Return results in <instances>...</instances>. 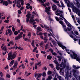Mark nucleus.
Returning <instances> with one entry per match:
<instances>
[{
	"instance_id": "obj_1",
	"label": "nucleus",
	"mask_w": 80,
	"mask_h": 80,
	"mask_svg": "<svg viewBox=\"0 0 80 80\" xmlns=\"http://www.w3.org/2000/svg\"><path fill=\"white\" fill-rule=\"evenodd\" d=\"M37 1H39V2H41V3H43L42 4V5H43V6H44V7H47V6L48 7V6H49V5H50V3H49V2H48L47 3H44V2H46V0H37Z\"/></svg>"
},
{
	"instance_id": "obj_2",
	"label": "nucleus",
	"mask_w": 80,
	"mask_h": 80,
	"mask_svg": "<svg viewBox=\"0 0 80 80\" xmlns=\"http://www.w3.org/2000/svg\"><path fill=\"white\" fill-rule=\"evenodd\" d=\"M70 52L72 53L73 54H70V56L72 58H73L74 59H75L76 58L78 57V55L77 54L76 52H74L73 51L70 50Z\"/></svg>"
},
{
	"instance_id": "obj_3",
	"label": "nucleus",
	"mask_w": 80,
	"mask_h": 80,
	"mask_svg": "<svg viewBox=\"0 0 80 80\" xmlns=\"http://www.w3.org/2000/svg\"><path fill=\"white\" fill-rule=\"evenodd\" d=\"M47 33L46 32H44L43 34L44 36H45L44 37L43 40L44 41V42L45 43H47V41H48V38L47 36Z\"/></svg>"
},
{
	"instance_id": "obj_4",
	"label": "nucleus",
	"mask_w": 80,
	"mask_h": 80,
	"mask_svg": "<svg viewBox=\"0 0 80 80\" xmlns=\"http://www.w3.org/2000/svg\"><path fill=\"white\" fill-rule=\"evenodd\" d=\"M51 8L50 7H48V8L46 7L45 8V12L46 13H47L48 15H50V9Z\"/></svg>"
},
{
	"instance_id": "obj_5",
	"label": "nucleus",
	"mask_w": 80,
	"mask_h": 80,
	"mask_svg": "<svg viewBox=\"0 0 80 80\" xmlns=\"http://www.w3.org/2000/svg\"><path fill=\"white\" fill-rule=\"evenodd\" d=\"M35 20L33 18H31L30 19V23H32V25H34L36 24V22H35Z\"/></svg>"
},
{
	"instance_id": "obj_6",
	"label": "nucleus",
	"mask_w": 80,
	"mask_h": 80,
	"mask_svg": "<svg viewBox=\"0 0 80 80\" xmlns=\"http://www.w3.org/2000/svg\"><path fill=\"white\" fill-rule=\"evenodd\" d=\"M17 53V52H13L12 55L11 54V60H13V59L16 57Z\"/></svg>"
},
{
	"instance_id": "obj_7",
	"label": "nucleus",
	"mask_w": 80,
	"mask_h": 80,
	"mask_svg": "<svg viewBox=\"0 0 80 80\" xmlns=\"http://www.w3.org/2000/svg\"><path fill=\"white\" fill-rule=\"evenodd\" d=\"M52 9L53 11H55L58 9L57 7V6L55 5V4H53V5L52 6Z\"/></svg>"
},
{
	"instance_id": "obj_8",
	"label": "nucleus",
	"mask_w": 80,
	"mask_h": 80,
	"mask_svg": "<svg viewBox=\"0 0 80 80\" xmlns=\"http://www.w3.org/2000/svg\"><path fill=\"white\" fill-rule=\"evenodd\" d=\"M59 23H60L61 25H62V28H64V27H66V25H65V23L63 22V21L62 20L59 21Z\"/></svg>"
},
{
	"instance_id": "obj_9",
	"label": "nucleus",
	"mask_w": 80,
	"mask_h": 80,
	"mask_svg": "<svg viewBox=\"0 0 80 80\" xmlns=\"http://www.w3.org/2000/svg\"><path fill=\"white\" fill-rule=\"evenodd\" d=\"M63 28H64V30L68 34H69V33H68L67 32V31H68V30L69 32H70V28L67 27V29H66V27H64Z\"/></svg>"
},
{
	"instance_id": "obj_10",
	"label": "nucleus",
	"mask_w": 80,
	"mask_h": 80,
	"mask_svg": "<svg viewBox=\"0 0 80 80\" xmlns=\"http://www.w3.org/2000/svg\"><path fill=\"white\" fill-rule=\"evenodd\" d=\"M8 60H11L12 58V52H10L8 53Z\"/></svg>"
},
{
	"instance_id": "obj_11",
	"label": "nucleus",
	"mask_w": 80,
	"mask_h": 80,
	"mask_svg": "<svg viewBox=\"0 0 80 80\" xmlns=\"http://www.w3.org/2000/svg\"><path fill=\"white\" fill-rule=\"evenodd\" d=\"M76 5H77V7L78 8H80V2H78V0H76Z\"/></svg>"
},
{
	"instance_id": "obj_12",
	"label": "nucleus",
	"mask_w": 80,
	"mask_h": 80,
	"mask_svg": "<svg viewBox=\"0 0 80 80\" xmlns=\"http://www.w3.org/2000/svg\"><path fill=\"white\" fill-rule=\"evenodd\" d=\"M74 10H75V12L76 13H78V12H80V11L79 10V9H78V8L75 7L74 8Z\"/></svg>"
},
{
	"instance_id": "obj_13",
	"label": "nucleus",
	"mask_w": 80,
	"mask_h": 80,
	"mask_svg": "<svg viewBox=\"0 0 80 80\" xmlns=\"http://www.w3.org/2000/svg\"><path fill=\"white\" fill-rule=\"evenodd\" d=\"M28 14L26 15V17L28 18L29 17V18H30V16H31V14H30V11H28L27 12Z\"/></svg>"
},
{
	"instance_id": "obj_14",
	"label": "nucleus",
	"mask_w": 80,
	"mask_h": 80,
	"mask_svg": "<svg viewBox=\"0 0 80 80\" xmlns=\"http://www.w3.org/2000/svg\"><path fill=\"white\" fill-rule=\"evenodd\" d=\"M41 29L42 28L39 27H38L36 28V30H38L37 31L38 32H42V30Z\"/></svg>"
},
{
	"instance_id": "obj_15",
	"label": "nucleus",
	"mask_w": 80,
	"mask_h": 80,
	"mask_svg": "<svg viewBox=\"0 0 80 80\" xmlns=\"http://www.w3.org/2000/svg\"><path fill=\"white\" fill-rule=\"evenodd\" d=\"M17 65H18V63L17 62V61H16L14 64L13 67L15 68H17Z\"/></svg>"
},
{
	"instance_id": "obj_16",
	"label": "nucleus",
	"mask_w": 80,
	"mask_h": 80,
	"mask_svg": "<svg viewBox=\"0 0 80 80\" xmlns=\"http://www.w3.org/2000/svg\"><path fill=\"white\" fill-rule=\"evenodd\" d=\"M3 5H5V6H7L8 5V2L7 1H4L3 2Z\"/></svg>"
},
{
	"instance_id": "obj_17",
	"label": "nucleus",
	"mask_w": 80,
	"mask_h": 80,
	"mask_svg": "<svg viewBox=\"0 0 80 80\" xmlns=\"http://www.w3.org/2000/svg\"><path fill=\"white\" fill-rule=\"evenodd\" d=\"M76 59L77 61H78V62L79 63H80V56H78L77 57H76V58L75 59Z\"/></svg>"
},
{
	"instance_id": "obj_18",
	"label": "nucleus",
	"mask_w": 80,
	"mask_h": 80,
	"mask_svg": "<svg viewBox=\"0 0 80 80\" xmlns=\"http://www.w3.org/2000/svg\"><path fill=\"white\" fill-rule=\"evenodd\" d=\"M31 45L32 47H35V40H32V42H31Z\"/></svg>"
},
{
	"instance_id": "obj_19",
	"label": "nucleus",
	"mask_w": 80,
	"mask_h": 80,
	"mask_svg": "<svg viewBox=\"0 0 80 80\" xmlns=\"http://www.w3.org/2000/svg\"><path fill=\"white\" fill-rule=\"evenodd\" d=\"M66 24L68 27H69V28H72V26L69 22H67Z\"/></svg>"
},
{
	"instance_id": "obj_20",
	"label": "nucleus",
	"mask_w": 80,
	"mask_h": 80,
	"mask_svg": "<svg viewBox=\"0 0 80 80\" xmlns=\"http://www.w3.org/2000/svg\"><path fill=\"white\" fill-rule=\"evenodd\" d=\"M20 35H18V36L16 37L15 38V40H19L20 39Z\"/></svg>"
},
{
	"instance_id": "obj_21",
	"label": "nucleus",
	"mask_w": 80,
	"mask_h": 80,
	"mask_svg": "<svg viewBox=\"0 0 80 80\" xmlns=\"http://www.w3.org/2000/svg\"><path fill=\"white\" fill-rule=\"evenodd\" d=\"M57 43L58 46H59V47H62L63 45L62 44V43L59 42H58Z\"/></svg>"
},
{
	"instance_id": "obj_22",
	"label": "nucleus",
	"mask_w": 80,
	"mask_h": 80,
	"mask_svg": "<svg viewBox=\"0 0 80 80\" xmlns=\"http://www.w3.org/2000/svg\"><path fill=\"white\" fill-rule=\"evenodd\" d=\"M52 57L50 55L48 56H47V58L48 60H51V59H52Z\"/></svg>"
},
{
	"instance_id": "obj_23",
	"label": "nucleus",
	"mask_w": 80,
	"mask_h": 80,
	"mask_svg": "<svg viewBox=\"0 0 80 80\" xmlns=\"http://www.w3.org/2000/svg\"><path fill=\"white\" fill-rule=\"evenodd\" d=\"M60 3H61V7H62V8H64V7H65V5H64V4H63V2L62 1H61L60 2Z\"/></svg>"
},
{
	"instance_id": "obj_24",
	"label": "nucleus",
	"mask_w": 80,
	"mask_h": 80,
	"mask_svg": "<svg viewBox=\"0 0 80 80\" xmlns=\"http://www.w3.org/2000/svg\"><path fill=\"white\" fill-rule=\"evenodd\" d=\"M52 42L53 44V45H54V46H56V45H57V43L55 42V41H52Z\"/></svg>"
},
{
	"instance_id": "obj_25",
	"label": "nucleus",
	"mask_w": 80,
	"mask_h": 80,
	"mask_svg": "<svg viewBox=\"0 0 80 80\" xmlns=\"http://www.w3.org/2000/svg\"><path fill=\"white\" fill-rule=\"evenodd\" d=\"M57 58H58V60L59 62H61V60H62V59H61V57L59 56H57Z\"/></svg>"
},
{
	"instance_id": "obj_26",
	"label": "nucleus",
	"mask_w": 80,
	"mask_h": 80,
	"mask_svg": "<svg viewBox=\"0 0 80 80\" xmlns=\"http://www.w3.org/2000/svg\"><path fill=\"white\" fill-rule=\"evenodd\" d=\"M2 50H5V52H7V48H6V47L4 46L3 47V48L2 49Z\"/></svg>"
},
{
	"instance_id": "obj_27",
	"label": "nucleus",
	"mask_w": 80,
	"mask_h": 80,
	"mask_svg": "<svg viewBox=\"0 0 80 80\" xmlns=\"http://www.w3.org/2000/svg\"><path fill=\"white\" fill-rule=\"evenodd\" d=\"M23 33V32H22L20 33V34L19 35V36L21 38H22V37H23V36L22 35Z\"/></svg>"
},
{
	"instance_id": "obj_28",
	"label": "nucleus",
	"mask_w": 80,
	"mask_h": 80,
	"mask_svg": "<svg viewBox=\"0 0 80 80\" xmlns=\"http://www.w3.org/2000/svg\"><path fill=\"white\" fill-rule=\"evenodd\" d=\"M47 75V74H46V72H44L42 73V77H46V76Z\"/></svg>"
},
{
	"instance_id": "obj_29",
	"label": "nucleus",
	"mask_w": 80,
	"mask_h": 80,
	"mask_svg": "<svg viewBox=\"0 0 80 80\" xmlns=\"http://www.w3.org/2000/svg\"><path fill=\"white\" fill-rule=\"evenodd\" d=\"M70 6L72 8L74 7V5L73 3L71 2L70 3Z\"/></svg>"
},
{
	"instance_id": "obj_30",
	"label": "nucleus",
	"mask_w": 80,
	"mask_h": 80,
	"mask_svg": "<svg viewBox=\"0 0 80 80\" xmlns=\"http://www.w3.org/2000/svg\"><path fill=\"white\" fill-rule=\"evenodd\" d=\"M56 75L57 76V78L58 79H62V77L61 76H59L58 75V74H57V73H56Z\"/></svg>"
},
{
	"instance_id": "obj_31",
	"label": "nucleus",
	"mask_w": 80,
	"mask_h": 80,
	"mask_svg": "<svg viewBox=\"0 0 80 80\" xmlns=\"http://www.w3.org/2000/svg\"><path fill=\"white\" fill-rule=\"evenodd\" d=\"M55 18L57 22H59L60 20V19L58 18V17H55Z\"/></svg>"
},
{
	"instance_id": "obj_32",
	"label": "nucleus",
	"mask_w": 80,
	"mask_h": 80,
	"mask_svg": "<svg viewBox=\"0 0 80 80\" xmlns=\"http://www.w3.org/2000/svg\"><path fill=\"white\" fill-rule=\"evenodd\" d=\"M52 1H54L53 2L54 3H59V1H57V0H52Z\"/></svg>"
},
{
	"instance_id": "obj_33",
	"label": "nucleus",
	"mask_w": 80,
	"mask_h": 80,
	"mask_svg": "<svg viewBox=\"0 0 80 80\" xmlns=\"http://www.w3.org/2000/svg\"><path fill=\"white\" fill-rule=\"evenodd\" d=\"M14 62H15V60H12L11 61L10 63L12 65H13Z\"/></svg>"
},
{
	"instance_id": "obj_34",
	"label": "nucleus",
	"mask_w": 80,
	"mask_h": 80,
	"mask_svg": "<svg viewBox=\"0 0 80 80\" xmlns=\"http://www.w3.org/2000/svg\"><path fill=\"white\" fill-rule=\"evenodd\" d=\"M52 73V72L51 71H48V75H51Z\"/></svg>"
},
{
	"instance_id": "obj_35",
	"label": "nucleus",
	"mask_w": 80,
	"mask_h": 80,
	"mask_svg": "<svg viewBox=\"0 0 80 80\" xmlns=\"http://www.w3.org/2000/svg\"><path fill=\"white\" fill-rule=\"evenodd\" d=\"M63 68H60V73H63V72H62V71H63Z\"/></svg>"
},
{
	"instance_id": "obj_36",
	"label": "nucleus",
	"mask_w": 80,
	"mask_h": 80,
	"mask_svg": "<svg viewBox=\"0 0 80 80\" xmlns=\"http://www.w3.org/2000/svg\"><path fill=\"white\" fill-rule=\"evenodd\" d=\"M53 62L56 64H58V62L56 59L53 61Z\"/></svg>"
},
{
	"instance_id": "obj_37",
	"label": "nucleus",
	"mask_w": 80,
	"mask_h": 80,
	"mask_svg": "<svg viewBox=\"0 0 80 80\" xmlns=\"http://www.w3.org/2000/svg\"><path fill=\"white\" fill-rule=\"evenodd\" d=\"M15 47L14 46L13 47H12L8 48L9 50H12V49H15Z\"/></svg>"
},
{
	"instance_id": "obj_38",
	"label": "nucleus",
	"mask_w": 80,
	"mask_h": 80,
	"mask_svg": "<svg viewBox=\"0 0 80 80\" xmlns=\"http://www.w3.org/2000/svg\"><path fill=\"white\" fill-rule=\"evenodd\" d=\"M72 72H73V75H75V73H76V71L75 70H72Z\"/></svg>"
},
{
	"instance_id": "obj_39",
	"label": "nucleus",
	"mask_w": 80,
	"mask_h": 80,
	"mask_svg": "<svg viewBox=\"0 0 80 80\" xmlns=\"http://www.w3.org/2000/svg\"><path fill=\"white\" fill-rule=\"evenodd\" d=\"M74 33L76 35H78V32L77 31H75L74 32Z\"/></svg>"
},
{
	"instance_id": "obj_40",
	"label": "nucleus",
	"mask_w": 80,
	"mask_h": 80,
	"mask_svg": "<svg viewBox=\"0 0 80 80\" xmlns=\"http://www.w3.org/2000/svg\"><path fill=\"white\" fill-rule=\"evenodd\" d=\"M14 34L15 35H18V32L17 31H15L14 32Z\"/></svg>"
},
{
	"instance_id": "obj_41",
	"label": "nucleus",
	"mask_w": 80,
	"mask_h": 80,
	"mask_svg": "<svg viewBox=\"0 0 80 80\" xmlns=\"http://www.w3.org/2000/svg\"><path fill=\"white\" fill-rule=\"evenodd\" d=\"M49 66L51 67V68H53L54 67L53 65L52 64H49Z\"/></svg>"
},
{
	"instance_id": "obj_42",
	"label": "nucleus",
	"mask_w": 80,
	"mask_h": 80,
	"mask_svg": "<svg viewBox=\"0 0 80 80\" xmlns=\"http://www.w3.org/2000/svg\"><path fill=\"white\" fill-rule=\"evenodd\" d=\"M48 78L49 79V80H52V77L51 76H49Z\"/></svg>"
},
{
	"instance_id": "obj_43",
	"label": "nucleus",
	"mask_w": 80,
	"mask_h": 80,
	"mask_svg": "<svg viewBox=\"0 0 80 80\" xmlns=\"http://www.w3.org/2000/svg\"><path fill=\"white\" fill-rule=\"evenodd\" d=\"M4 22L5 23H8L9 22V20H5L4 21Z\"/></svg>"
},
{
	"instance_id": "obj_44",
	"label": "nucleus",
	"mask_w": 80,
	"mask_h": 80,
	"mask_svg": "<svg viewBox=\"0 0 80 80\" xmlns=\"http://www.w3.org/2000/svg\"><path fill=\"white\" fill-rule=\"evenodd\" d=\"M49 52H51V53H52L53 52V49H52L50 48L49 49Z\"/></svg>"
},
{
	"instance_id": "obj_45",
	"label": "nucleus",
	"mask_w": 80,
	"mask_h": 80,
	"mask_svg": "<svg viewBox=\"0 0 80 80\" xmlns=\"http://www.w3.org/2000/svg\"><path fill=\"white\" fill-rule=\"evenodd\" d=\"M28 37H31L32 36V33L30 32H29L28 35Z\"/></svg>"
},
{
	"instance_id": "obj_46",
	"label": "nucleus",
	"mask_w": 80,
	"mask_h": 80,
	"mask_svg": "<svg viewBox=\"0 0 80 80\" xmlns=\"http://www.w3.org/2000/svg\"><path fill=\"white\" fill-rule=\"evenodd\" d=\"M30 18L28 17L26 18V22L27 23H28V22H29V19Z\"/></svg>"
},
{
	"instance_id": "obj_47",
	"label": "nucleus",
	"mask_w": 80,
	"mask_h": 80,
	"mask_svg": "<svg viewBox=\"0 0 80 80\" xmlns=\"http://www.w3.org/2000/svg\"><path fill=\"white\" fill-rule=\"evenodd\" d=\"M8 1L9 4H12V2L10 1V0H8Z\"/></svg>"
},
{
	"instance_id": "obj_48",
	"label": "nucleus",
	"mask_w": 80,
	"mask_h": 80,
	"mask_svg": "<svg viewBox=\"0 0 80 80\" xmlns=\"http://www.w3.org/2000/svg\"><path fill=\"white\" fill-rule=\"evenodd\" d=\"M65 73H66V75L68 76L69 74V72L68 71H65Z\"/></svg>"
},
{
	"instance_id": "obj_49",
	"label": "nucleus",
	"mask_w": 80,
	"mask_h": 80,
	"mask_svg": "<svg viewBox=\"0 0 80 80\" xmlns=\"http://www.w3.org/2000/svg\"><path fill=\"white\" fill-rule=\"evenodd\" d=\"M8 65H7L6 67L4 68L5 70H7V69H8Z\"/></svg>"
},
{
	"instance_id": "obj_50",
	"label": "nucleus",
	"mask_w": 80,
	"mask_h": 80,
	"mask_svg": "<svg viewBox=\"0 0 80 80\" xmlns=\"http://www.w3.org/2000/svg\"><path fill=\"white\" fill-rule=\"evenodd\" d=\"M43 35V33L40 32H39V34H37V35H39L40 36H41V35Z\"/></svg>"
},
{
	"instance_id": "obj_51",
	"label": "nucleus",
	"mask_w": 80,
	"mask_h": 80,
	"mask_svg": "<svg viewBox=\"0 0 80 80\" xmlns=\"http://www.w3.org/2000/svg\"><path fill=\"white\" fill-rule=\"evenodd\" d=\"M8 34H9V33H10L12 32V31H11V30L9 29H8Z\"/></svg>"
},
{
	"instance_id": "obj_52",
	"label": "nucleus",
	"mask_w": 80,
	"mask_h": 80,
	"mask_svg": "<svg viewBox=\"0 0 80 80\" xmlns=\"http://www.w3.org/2000/svg\"><path fill=\"white\" fill-rule=\"evenodd\" d=\"M52 53V55H54V56H56V55H57V54L56 52H53Z\"/></svg>"
},
{
	"instance_id": "obj_53",
	"label": "nucleus",
	"mask_w": 80,
	"mask_h": 80,
	"mask_svg": "<svg viewBox=\"0 0 80 80\" xmlns=\"http://www.w3.org/2000/svg\"><path fill=\"white\" fill-rule=\"evenodd\" d=\"M64 21L66 23H69V22H68L65 18L64 20Z\"/></svg>"
},
{
	"instance_id": "obj_54",
	"label": "nucleus",
	"mask_w": 80,
	"mask_h": 80,
	"mask_svg": "<svg viewBox=\"0 0 80 80\" xmlns=\"http://www.w3.org/2000/svg\"><path fill=\"white\" fill-rule=\"evenodd\" d=\"M35 68H34L35 69V70H37V68H38V67H37V64H36L35 65Z\"/></svg>"
},
{
	"instance_id": "obj_55",
	"label": "nucleus",
	"mask_w": 80,
	"mask_h": 80,
	"mask_svg": "<svg viewBox=\"0 0 80 80\" xmlns=\"http://www.w3.org/2000/svg\"><path fill=\"white\" fill-rule=\"evenodd\" d=\"M12 30L13 32H14L15 31V27H13L12 28Z\"/></svg>"
},
{
	"instance_id": "obj_56",
	"label": "nucleus",
	"mask_w": 80,
	"mask_h": 80,
	"mask_svg": "<svg viewBox=\"0 0 80 80\" xmlns=\"http://www.w3.org/2000/svg\"><path fill=\"white\" fill-rule=\"evenodd\" d=\"M18 14H21L22 13V11L20 10H18Z\"/></svg>"
},
{
	"instance_id": "obj_57",
	"label": "nucleus",
	"mask_w": 80,
	"mask_h": 80,
	"mask_svg": "<svg viewBox=\"0 0 80 80\" xmlns=\"http://www.w3.org/2000/svg\"><path fill=\"white\" fill-rule=\"evenodd\" d=\"M6 77L7 78H10V74H7L6 76Z\"/></svg>"
},
{
	"instance_id": "obj_58",
	"label": "nucleus",
	"mask_w": 80,
	"mask_h": 80,
	"mask_svg": "<svg viewBox=\"0 0 80 80\" xmlns=\"http://www.w3.org/2000/svg\"><path fill=\"white\" fill-rule=\"evenodd\" d=\"M9 43L10 44H11V45H14V43L13 42V41H10L9 42Z\"/></svg>"
},
{
	"instance_id": "obj_59",
	"label": "nucleus",
	"mask_w": 80,
	"mask_h": 80,
	"mask_svg": "<svg viewBox=\"0 0 80 80\" xmlns=\"http://www.w3.org/2000/svg\"><path fill=\"white\" fill-rule=\"evenodd\" d=\"M3 29H4V26H2V27L1 28V30L2 31H3Z\"/></svg>"
},
{
	"instance_id": "obj_60",
	"label": "nucleus",
	"mask_w": 80,
	"mask_h": 80,
	"mask_svg": "<svg viewBox=\"0 0 80 80\" xmlns=\"http://www.w3.org/2000/svg\"><path fill=\"white\" fill-rule=\"evenodd\" d=\"M56 5H58V7H62V6H61V5H60L59 4H57V3H56Z\"/></svg>"
},
{
	"instance_id": "obj_61",
	"label": "nucleus",
	"mask_w": 80,
	"mask_h": 80,
	"mask_svg": "<svg viewBox=\"0 0 80 80\" xmlns=\"http://www.w3.org/2000/svg\"><path fill=\"white\" fill-rule=\"evenodd\" d=\"M17 21L18 23H20V20L19 19H17Z\"/></svg>"
},
{
	"instance_id": "obj_62",
	"label": "nucleus",
	"mask_w": 80,
	"mask_h": 80,
	"mask_svg": "<svg viewBox=\"0 0 80 80\" xmlns=\"http://www.w3.org/2000/svg\"><path fill=\"white\" fill-rule=\"evenodd\" d=\"M23 39H24L25 41H27V40H28V38H23Z\"/></svg>"
},
{
	"instance_id": "obj_63",
	"label": "nucleus",
	"mask_w": 80,
	"mask_h": 80,
	"mask_svg": "<svg viewBox=\"0 0 80 80\" xmlns=\"http://www.w3.org/2000/svg\"><path fill=\"white\" fill-rule=\"evenodd\" d=\"M69 78L68 76L66 75V77L65 78V80H67V79H68Z\"/></svg>"
},
{
	"instance_id": "obj_64",
	"label": "nucleus",
	"mask_w": 80,
	"mask_h": 80,
	"mask_svg": "<svg viewBox=\"0 0 80 80\" xmlns=\"http://www.w3.org/2000/svg\"><path fill=\"white\" fill-rule=\"evenodd\" d=\"M0 76L2 77H3V73L2 72H0Z\"/></svg>"
}]
</instances>
